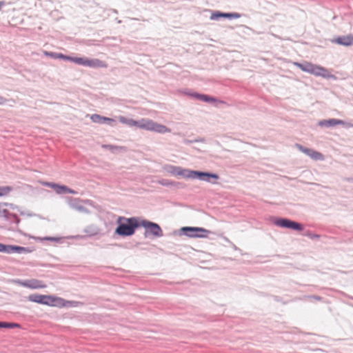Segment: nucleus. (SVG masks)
<instances>
[{
    "mask_svg": "<svg viewBox=\"0 0 353 353\" xmlns=\"http://www.w3.org/2000/svg\"><path fill=\"white\" fill-rule=\"evenodd\" d=\"M10 245H6L0 243V252H4L10 254Z\"/></svg>",
    "mask_w": 353,
    "mask_h": 353,
    "instance_id": "26",
    "label": "nucleus"
},
{
    "mask_svg": "<svg viewBox=\"0 0 353 353\" xmlns=\"http://www.w3.org/2000/svg\"><path fill=\"white\" fill-rule=\"evenodd\" d=\"M12 190L10 186H0V197L8 195Z\"/></svg>",
    "mask_w": 353,
    "mask_h": 353,
    "instance_id": "24",
    "label": "nucleus"
},
{
    "mask_svg": "<svg viewBox=\"0 0 353 353\" xmlns=\"http://www.w3.org/2000/svg\"><path fill=\"white\" fill-rule=\"evenodd\" d=\"M332 41L341 46H350L353 44V34L338 37Z\"/></svg>",
    "mask_w": 353,
    "mask_h": 353,
    "instance_id": "13",
    "label": "nucleus"
},
{
    "mask_svg": "<svg viewBox=\"0 0 353 353\" xmlns=\"http://www.w3.org/2000/svg\"><path fill=\"white\" fill-rule=\"evenodd\" d=\"M178 174L181 175L186 178H199L202 180L209 181V178L212 177L215 179L219 178V176L215 174H210L206 172H198V171H190V170H182L178 172Z\"/></svg>",
    "mask_w": 353,
    "mask_h": 353,
    "instance_id": "5",
    "label": "nucleus"
},
{
    "mask_svg": "<svg viewBox=\"0 0 353 353\" xmlns=\"http://www.w3.org/2000/svg\"><path fill=\"white\" fill-rule=\"evenodd\" d=\"M194 96L201 100V101H205V102H214V101H216V99L213 98V97H211L208 95H205V94H194Z\"/></svg>",
    "mask_w": 353,
    "mask_h": 353,
    "instance_id": "20",
    "label": "nucleus"
},
{
    "mask_svg": "<svg viewBox=\"0 0 353 353\" xmlns=\"http://www.w3.org/2000/svg\"><path fill=\"white\" fill-rule=\"evenodd\" d=\"M33 239L36 241H50L54 242H59L61 241V237H52V236H46V237H39L34 236Z\"/></svg>",
    "mask_w": 353,
    "mask_h": 353,
    "instance_id": "21",
    "label": "nucleus"
},
{
    "mask_svg": "<svg viewBox=\"0 0 353 353\" xmlns=\"http://www.w3.org/2000/svg\"><path fill=\"white\" fill-rule=\"evenodd\" d=\"M88 67L99 68H107L108 64L98 59H88Z\"/></svg>",
    "mask_w": 353,
    "mask_h": 353,
    "instance_id": "15",
    "label": "nucleus"
},
{
    "mask_svg": "<svg viewBox=\"0 0 353 353\" xmlns=\"http://www.w3.org/2000/svg\"><path fill=\"white\" fill-rule=\"evenodd\" d=\"M90 119L92 122L97 123H102L104 122H108L110 124H112L114 122V120L111 118L105 117L101 116L97 114H94L90 116Z\"/></svg>",
    "mask_w": 353,
    "mask_h": 353,
    "instance_id": "14",
    "label": "nucleus"
},
{
    "mask_svg": "<svg viewBox=\"0 0 353 353\" xmlns=\"http://www.w3.org/2000/svg\"><path fill=\"white\" fill-rule=\"evenodd\" d=\"M0 327L19 328L20 327V325L16 323L0 322Z\"/></svg>",
    "mask_w": 353,
    "mask_h": 353,
    "instance_id": "23",
    "label": "nucleus"
},
{
    "mask_svg": "<svg viewBox=\"0 0 353 353\" xmlns=\"http://www.w3.org/2000/svg\"><path fill=\"white\" fill-rule=\"evenodd\" d=\"M140 227H143L145 229V236L148 234L153 235L155 237H160L163 236V231L161 227L155 223L139 219Z\"/></svg>",
    "mask_w": 353,
    "mask_h": 353,
    "instance_id": "4",
    "label": "nucleus"
},
{
    "mask_svg": "<svg viewBox=\"0 0 353 353\" xmlns=\"http://www.w3.org/2000/svg\"><path fill=\"white\" fill-rule=\"evenodd\" d=\"M119 120L120 122H121L122 123H124V124H128V119H127L126 118H125L123 116H120L119 117Z\"/></svg>",
    "mask_w": 353,
    "mask_h": 353,
    "instance_id": "29",
    "label": "nucleus"
},
{
    "mask_svg": "<svg viewBox=\"0 0 353 353\" xmlns=\"http://www.w3.org/2000/svg\"><path fill=\"white\" fill-rule=\"evenodd\" d=\"M274 223L281 228H290L298 231L303 230L301 224L287 219H277L274 221Z\"/></svg>",
    "mask_w": 353,
    "mask_h": 353,
    "instance_id": "8",
    "label": "nucleus"
},
{
    "mask_svg": "<svg viewBox=\"0 0 353 353\" xmlns=\"http://www.w3.org/2000/svg\"><path fill=\"white\" fill-rule=\"evenodd\" d=\"M55 59H61L63 60H67L71 61L72 57L66 56L61 53H56Z\"/></svg>",
    "mask_w": 353,
    "mask_h": 353,
    "instance_id": "25",
    "label": "nucleus"
},
{
    "mask_svg": "<svg viewBox=\"0 0 353 353\" xmlns=\"http://www.w3.org/2000/svg\"><path fill=\"white\" fill-rule=\"evenodd\" d=\"M296 147L300 151L305 153V154H307V156H309L310 157H311L312 159H313L314 160H323L324 159L323 155L321 153H320L314 150L304 148L303 146H302L301 145H297Z\"/></svg>",
    "mask_w": 353,
    "mask_h": 353,
    "instance_id": "11",
    "label": "nucleus"
},
{
    "mask_svg": "<svg viewBox=\"0 0 353 353\" xmlns=\"http://www.w3.org/2000/svg\"><path fill=\"white\" fill-rule=\"evenodd\" d=\"M71 61L78 65L88 66V59L83 57H72Z\"/></svg>",
    "mask_w": 353,
    "mask_h": 353,
    "instance_id": "19",
    "label": "nucleus"
},
{
    "mask_svg": "<svg viewBox=\"0 0 353 353\" xmlns=\"http://www.w3.org/2000/svg\"><path fill=\"white\" fill-rule=\"evenodd\" d=\"M293 64L300 68L302 71L308 72L316 77H321L327 79L333 77V75L331 74L329 70L311 62L305 61L303 63L294 62Z\"/></svg>",
    "mask_w": 353,
    "mask_h": 353,
    "instance_id": "2",
    "label": "nucleus"
},
{
    "mask_svg": "<svg viewBox=\"0 0 353 353\" xmlns=\"http://www.w3.org/2000/svg\"><path fill=\"white\" fill-rule=\"evenodd\" d=\"M14 282L20 286H23L32 290L42 289L46 288L47 286L43 281L35 279L26 281L16 280Z\"/></svg>",
    "mask_w": 353,
    "mask_h": 353,
    "instance_id": "7",
    "label": "nucleus"
},
{
    "mask_svg": "<svg viewBox=\"0 0 353 353\" xmlns=\"http://www.w3.org/2000/svg\"><path fill=\"white\" fill-rule=\"evenodd\" d=\"M5 2L3 1H0V10L2 9V8L5 6Z\"/></svg>",
    "mask_w": 353,
    "mask_h": 353,
    "instance_id": "31",
    "label": "nucleus"
},
{
    "mask_svg": "<svg viewBox=\"0 0 353 353\" xmlns=\"http://www.w3.org/2000/svg\"><path fill=\"white\" fill-rule=\"evenodd\" d=\"M228 17V18H238L239 17V14L236 13H221L217 12L212 14L211 16L212 19H218L219 17Z\"/></svg>",
    "mask_w": 353,
    "mask_h": 353,
    "instance_id": "18",
    "label": "nucleus"
},
{
    "mask_svg": "<svg viewBox=\"0 0 353 353\" xmlns=\"http://www.w3.org/2000/svg\"><path fill=\"white\" fill-rule=\"evenodd\" d=\"M139 128L162 134L170 132L171 131L170 129L166 126L157 123L148 119H142L140 120Z\"/></svg>",
    "mask_w": 353,
    "mask_h": 353,
    "instance_id": "3",
    "label": "nucleus"
},
{
    "mask_svg": "<svg viewBox=\"0 0 353 353\" xmlns=\"http://www.w3.org/2000/svg\"><path fill=\"white\" fill-rule=\"evenodd\" d=\"M43 184L45 186L52 188L57 194H76V192L65 185H61L54 183L44 182Z\"/></svg>",
    "mask_w": 353,
    "mask_h": 353,
    "instance_id": "9",
    "label": "nucleus"
},
{
    "mask_svg": "<svg viewBox=\"0 0 353 353\" xmlns=\"http://www.w3.org/2000/svg\"><path fill=\"white\" fill-rule=\"evenodd\" d=\"M10 253L16 252L18 254H28L32 252L29 248L10 245Z\"/></svg>",
    "mask_w": 353,
    "mask_h": 353,
    "instance_id": "16",
    "label": "nucleus"
},
{
    "mask_svg": "<svg viewBox=\"0 0 353 353\" xmlns=\"http://www.w3.org/2000/svg\"><path fill=\"white\" fill-rule=\"evenodd\" d=\"M6 101V99L4 97L0 96V105L3 104Z\"/></svg>",
    "mask_w": 353,
    "mask_h": 353,
    "instance_id": "30",
    "label": "nucleus"
},
{
    "mask_svg": "<svg viewBox=\"0 0 353 353\" xmlns=\"http://www.w3.org/2000/svg\"><path fill=\"white\" fill-rule=\"evenodd\" d=\"M6 203H0V217L7 218L9 215V211L6 208Z\"/></svg>",
    "mask_w": 353,
    "mask_h": 353,
    "instance_id": "22",
    "label": "nucleus"
},
{
    "mask_svg": "<svg viewBox=\"0 0 353 353\" xmlns=\"http://www.w3.org/2000/svg\"><path fill=\"white\" fill-rule=\"evenodd\" d=\"M139 123H140V121H137L133 119H128L127 125H128L130 126H137V127L139 128Z\"/></svg>",
    "mask_w": 353,
    "mask_h": 353,
    "instance_id": "27",
    "label": "nucleus"
},
{
    "mask_svg": "<svg viewBox=\"0 0 353 353\" xmlns=\"http://www.w3.org/2000/svg\"><path fill=\"white\" fill-rule=\"evenodd\" d=\"M43 305L51 307H63L71 306L72 305V302L65 301L61 297L52 295H46Z\"/></svg>",
    "mask_w": 353,
    "mask_h": 353,
    "instance_id": "6",
    "label": "nucleus"
},
{
    "mask_svg": "<svg viewBox=\"0 0 353 353\" xmlns=\"http://www.w3.org/2000/svg\"><path fill=\"white\" fill-rule=\"evenodd\" d=\"M337 125H346L349 126L350 125L346 123L345 121L336 119H330L326 120H322L319 122V125L321 127H333Z\"/></svg>",
    "mask_w": 353,
    "mask_h": 353,
    "instance_id": "12",
    "label": "nucleus"
},
{
    "mask_svg": "<svg viewBox=\"0 0 353 353\" xmlns=\"http://www.w3.org/2000/svg\"><path fill=\"white\" fill-rule=\"evenodd\" d=\"M45 296L46 295H43V294H34L30 295L28 297V299L30 301L43 305L44 300H45Z\"/></svg>",
    "mask_w": 353,
    "mask_h": 353,
    "instance_id": "17",
    "label": "nucleus"
},
{
    "mask_svg": "<svg viewBox=\"0 0 353 353\" xmlns=\"http://www.w3.org/2000/svg\"><path fill=\"white\" fill-rule=\"evenodd\" d=\"M181 230L184 232H186V235H188L190 237H203L205 236V235L199 234V232H209L208 230L202 228L184 227Z\"/></svg>",
    "mask_w": 353,
    "mask_h": 353,
    "instance_id": "10",
    "label": "nucleus"
},
{
    "mask_svg": "<svg viewBox=\"0 0 353 353\" xmlns=\"http://www.w3.org/2000/svg\"><path fill=\"white\" fill-rule=\"evenodd\" d=\"M117 223L118 227L115 230V233L122 236L133 235L135 229L140 227L139 219L137 217L119 216L117 219Z\"/></svg>",
    "mask_w": 353,
    "mask_h": 353,
    "instance_id": "1",
    "label": "nucleus"
},
{
    "mask_svg": "<svg viewBox=\"0 0 353 353\" xmlns=\"http://www.w3.org/2000/svg\"><path fill=\"white\" fill-rule=\"evenodd\" d=\"M43 54H44L46 56H47V57H52V58L55 59L56 53H54V52H48V51H43Z\"/></svg>",
    "mask_w": 353,
    "mask_h": 353,
    "instance_id": "28",
    "label": "nucleus"
}]
</instances>
